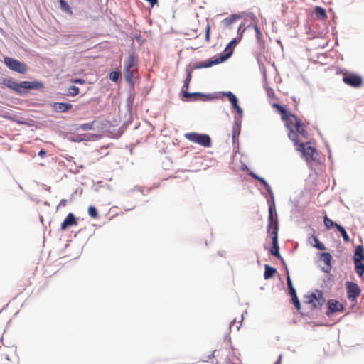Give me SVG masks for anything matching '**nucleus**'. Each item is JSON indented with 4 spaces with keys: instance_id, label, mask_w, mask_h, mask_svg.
I'll return each instance as SVG.
<instances>
[{
    "instance_id": "14",
    "label": "nucleus",
    "mask_w": 364,
    "mask_h": 364,
    "mask_svg": "<svg viewBox=\"0 0 364 364\" xmlns=\"http://www.w3.org/2000/svg\"><path fill=\"white\" fill-rule=\"evenodd\" d=\"M224 95L228 97V98L229 99L230 102H231L232 107L236 110L237 113L239 115H241L242 114V109L237 104V99L236 96L231 92H225Z\"/></svg>"
},
{
    "instance_id": "7",
    "label": "nucleus",
    "mask_w": 364,
    "mask_h": 364,
    "mask_svg": "<svg viewBox=\"0 0 364 364\" xmlns=\"http://www.w3.org/2000/svg\"><path fill=\"white\" fill-rule=\"evenodd\" d=\"M185 137L188 140L198 144L204 147H210L211 146V139L209 135L205 134L190 132L186 133Z\"/></svg>"
},
{
    "instance_id": "10",
    "label": "nucleus",
    "mask_w": 364,
    "mask_h": 364,
    "mask_svg": "<svg viewBox=\"0 0 364 364\" xmlns=\"http://www.w3.org/2000/svg\"><path fill=\"white\" fill-rule=\"evenodd\" d=\"M324 299L321 292L318 294V296L313 293L306 296L304 298V304L309 305L311 309L321 308Z\"/></svg>"
},
{
    "instance_id": "13",
    "label": "nucleus",
    "mask_w": 364,
    "mask_h": 364,
    "mask_svg": "<svg viewBox=\"0 0 364 364\" xmlns=\"http://www.w3.org/2000/svg\"><path fill=\"white\" fill-rule=\"evenodd\" d=\"M77 224V219L75 218V215L70 213L66 218L63 220V222L61 223V230H65L68 227L76 225Z\"/></svg>"
},
{
    "instance_id": "20",
    "label": "nucleus",
    "mask_w": 364,
    "mask_h": 364,
    "mask_svg": "<svg viewBox=\"0 0 364 364\" xmlns=\"http://www.w3.org/2000/svg\"><path fill=\"white\" fill-rule=\"evenodd\" d=\"M60 9L62 11L69 14H73V11L65 0H60Z\"/></svg>"
},
{
    "instance_id": "32",
    "label": "nucleus",
    "mask_w": 364,
    "mask_h": 364,
    "mask_svg": "<svg viewBox=\"0 0 364 364\" xmlns=\"http://www.w3.org/2000/svg\"><path fill=\"white\" fill-rule=\"evenodd\" d=\"M258 181L260 182V183L262 185H263L268 191H270L271 188L269 186V185L267 183V182L263 178H258Z\"/></svg>"
},
{
    "instance_id": "12",
    "label": "nucleus",
    "mask_w": 364,
    "mask_h": 364,
    "mask_svg": "<svg viewBox=\"0 0 364 364\" xmlns=\"http://www.w3.org/2000/svg\"><path fill=\"white\" fill-rule=\"evenodd\" d=\"M348 297L349 299H355L360 294L358 285L354 282L347 283Z\"/></svg>"
},
{
    "instance_id": "5",
    "label": "nucleus",
    "mask_w": 364,
    "mask_h": 364,
    "mask_svg": "<svg viewBox=\"0 0 364 364\" xmlns=\"http://www.w3.org/2000/svg\"><path fill=\"white\" fill-rule=\"evenodd\" d=\"M241 37L240 38H235L232 39L227 46L225 48V51L227 53L225 54H221L218 58H213V59L208 60V61L205 62H200L197 66L196 68H206L211 67L214 65L219 64L220 63L224 62L228 58H229L232 53V47H235L240 41Z\"/></svg>"
},
{
    "instance_id": "3",
    "label": "nucleus",
    "mask_w": 364,
    "mask_h": 364,
    "mask_svg": "<svg viewBox=\"0 0 364 364\" xmlns=\"http://www.w3.org/2000/svg\"><path fill=\"white\" fill-rule=\"evenodd\" d=\"M275 208L274 205H269V216H268V232H271L272 235V247L270 250L271 254L277 258H281L279 254V247L278 245V231L279 225L277 219L274 220V211Z\"/></svg>"
},
{
    "instance_id": "24",
    "label": "nucleus",
    "mask_w": 364,
    "mask_h": 364,
    "mask_svg": "<svg viewBox=\"0 0 364 364\" xmlns=\"http://www.w3.org/2000/svg\"><path fill=\"white\" fill-rule=\"evenodd\" d=\"M337 230L341 232L343 240L346 242H348L350 241V238L343 227H342L341 225H338Z\"/></svg>"
},
{
    "instance_id": "17",
    "label": "nucleus",
    "mask_w": 364,
    "mask_h": 364,
    "mask_svg": "<svg viewBox=\"0 0 364 364\" xmlns=\"http://www.w3.org/2000/svg\"><path fill=\"white\" fill-rule=\"evenodd\" d=\"M363 259H364V249L363 246L358 245L354 253V263L362 262Z\"/></svg>"
},
{
    "instance_id": "31",
    "label": "nucleus",
    "mask_w": 364,
    "mask_h": 364,
    "mask_svg": "<svg viewBox=\"0 0 364 364\" xmlns=\"http://www.w3.org/2000/svg\"><path fill=\"white\" fill-rule=\"evenodd\" d=\"M255 31L256 32L257 41L259 42H262V39L263 35H262L259 28L257 26H255Z\"/></svg>"
},
{
    "instance_id": "27",
    "label": "nucleus",
    "mask_w": 364,
    "mask_h": 364,
    "mask_svg": "<svg viewBox=\"0 0 364 364\" xmlns=\"http://www.w3.org/2000/svg\"><path fill=\"white\" fill-rule=\"evenodd\" d=\"M88 214L92 218H97L98 217V213L97 209L91 205L88 208Z\"/></svg>"
},
{
    "instance_id": "28",
    "label": "nucleus",
    "mask_w": 364,
    "mask_h": 364,
    "mask_svg": "<svg viewBox=\"0 0 364 364\" xmlns=\"http://www.w3.org/2000/svg\"><path fill=\"white\" fill-rule=\"evenodd\" d=\"M79 94V88L75 85L70 86L68 88V95L71 96H76Z\"/></svg>"
},
{
    "instance_id": "8",
    "label": "nucleus",
    "mask_w": 364,
    "mask_h": 364,
    "mask_svg": "<svg viewBox=\"0 0 364 364\" xmlns=\"http://www.w3.org/2000/svg\"><path fill=\"white\" fill-rule=\"evenodd\" d=\"M343 82L355 88L361 87L363 85V79L358 73L346 72L343 73Z\"/></svg>"
},
{
    "instance_id": "35",
    "label": "nucleus",
    "mask_w": 364,
    "mask_h": 364,
    "mask_svg": "<svg viewBox=\"0 0 364 364\" xmlns=\"http://www.w3.org/2000/svg\"><path fill=\"white\" fill-rule=\"evenodd\" d=\"M67 204H68V200L66 199H62L60 201V203L58 205L57 209H59L61 207H65L67 205Z\"/></svg>"
},
{
    "instance_id": "33",
    "label": "nucleus",
    "mask_w": 364,
    "mask_h": 364,
    "mask_svg": "<svg viewBox=\"0 0 364 364\" xmlns=\"http://www.w3.org/2000/svg\"><path fill=\"white\" fill-rule=\"evenodd\" d=\"M210 26L208 23L205 28V40L206 41H210Z\"/></svg>"
},
{
    "instance_id": "4",
    "label": "nucleus",
    "mask_w": 364,
    "mask_h": 364,
    "mask_svg": "<svg viewBox=\"0 0 364 364\" xmlns=\"http://www.w3.org/2000/svg\"><path fill=\"white\" fill-rule=\"evenodd\" d=\"M139 58L136 54L132 53L124 61V75L126 82L134 86V79L138 73Z\"/></svg>"
},
{
    "instance_id": "43",
    "label": "nucleus",
    "mask_w": 364,
    "mask_h": 364,
    "mask_svg": "<svg viewBox=\"0 0 364 364\" xmlns=\"http://www.w3.org/2000/svg\"><path fill=\"white\" fill-rule=\"evenodd\" d=\"M2 341H3V336L0 335V342H2Z\"/></svg>"
},
{
    "instance_id": "44",
    "label": "nucleus",
    "mask_w": 364,
    "mask_h": 364,
    "mask_svg": "<svg viewBox=\"0 0 364 364\" xmlns=\"http://www.w3.org/2000/svg\"><path fill=\"white\" fill-rule=\"evenodd\" d=\"M234 322H235V321L231 322V323H230V328H231V327H232V324H233V323H234Z\"/></svg>"
},
{
    "instance_id": "25",
    "label": "nucleus",
    "mask_w": 364,
    "mask_h": 364,
    "mask_svg": "<svg viewBox=\"0 0 364 364\" xmlns=\"http://www.w3.org/2000/svg\"><path fill=\"white\" fill-rule=\"evenodd\" d=\"M93 129V122L92 123H85L79 125V127L77 128V130H82V131H88Z\"/></svg>"
},
{
    "instance_id": "26",
    "label": "nucleus",
    "mask_w": 364,
    "mask_h": 364,
    "mask_svg": "<svg viewBox=\"0 0 364 364\" xmlns=\"http://www.w3.org/2000/svg\"><path fill=\"white\" fill-rule=\"evenodd\" d=\"M120 76L121 73L119 71H112L109 73V80L113 82H117Z\"/></svg>"
},
{
    "instance_id": "37",
    "label": "nucleus",
    "mask_w": 364,
    "mask_h": 364,
    "mask_svg": "<svg viewBox=\"0 0 364 364\" xmlns=\"http://www.w3.org/2000/svg\"><path fill=\"white\" fill-rule=\"evenodd\" d=\"M38 155L40 157L43 158L46 155V152L43 149H41V151H39Z\"/></svg>"
},
{
    "instance_id": "18",
    "label": "nucleus",
    "mask_w": 364,
    "mask_h": 364,
    "mask_svg": "<svg viewBox=\"0 0 364 364\" xmlns=\"http://www.w3.org/2000/svg\"><path fill=\"white\" fill-rule=\"evenodd\" d=\"M331 255L328 252H324L321 254V260L325 262V264L327 265V269H325L326 272H328V271L331 268Z\"/></svg>"
},
{
    "instance_id": "41",
    "label": "nucleus",
    "mask_w": 364,
    "mask_h": 364,
    "mask_svg": "<svg viewBox=\"0 0 364 364\" xmlns=\"http://www.w3.org/2000/svg\"><path fill=\"white\" fill-rule=\"evenodd\" d=\"M254 178L257 179L258 181V178H260L261 177L257 176L256 174L255 173H251L250 174Z\"/></svg>"
},
{
    "instance_id": "34",
    "label": "nucleus",
    "mask_w": 364,
    "mask_h": 364,
    "mask_svg": "<svg viewBox=\"0 0 364 364\" xmlns=\"http://www.w3.org/2000/svg\"><path fill=\"white\" fill-rule=\"evenodd\" d=\"M314 246L319 250H326L325 245L320 241L318 242H317V244H314Z\"/></svg>"
},
{
    "instance_id": "9",
    "label": "nucleus",
    "mask_w": 364,
    "mask_h": 364,
    "mask_svg": "<svg viewBox=\"0 0 364 364\" xmlns=\"http://www.w3.org/2000/svg\"><path fill=\"white\" fill-rule=\"evenodd\" d=\"M4 62L8 68L21 74H24L27 71V66L25 63L18 60L6 56L4 58Z\"/></svg>"
},
{
    "instance_id": "2",
    "label": "nucleus",
    "mask_w": 364,
    "mask_h": 364,
    "mask_svg": "<svg viewBox=\"0 0 364 364\" xmlns=\"http://www.w3.org/2000/svg\"><path fill=\"white\" fill-rule=\"evenodd\" d=\"M0 83L20 95H23L29 90H41L44 87L41 82L23 81L18 83L11 78H2Z\"/></svg>"
},
{
    "instance_id": "21",
    "label": "nucleus",
    "mask_w": 364,
    "mask_h": 364,
    "mask_svg": "<svg viewBox=\"0 0 364 364\" xmlns=\"http://www.w3.org/2000/svg\"><path fill=\"white\" fill-rule=\"evenodd\" d=\"M315 14L316 16L320 19H324L326 18V10L321 6H316L315 8Z\"/></svg>"
},
{
    "instance_id": "6",
    "label": "nucleus",
    "mask_w": 364,
    "mask_h": 364,
    "mask_svg": "<svg viewBox=\"0 0 364 364\" xmlns=\"http://www.w3.org/2000/svg\"><path fill=\"white\" fill-rule=\"evenodd\" d=\"M296 146V150L301 152L302 156L305 158L306 161L316 160V150L315 148L310 146V143H299V138L297 139V144H294Z\"/></svg>"
},
{
    "instance_id": "40",
    "label": "nucleus",
    "mask_w": 364,
    "mask_h": 364,
    "mask_svg": "<svg viewBox=\"0 0 364 364\" xmlns=\"http://www.w3.org/2000/svg\"><path fill=\"white\" fill-rule=\"evenodd\" d=\"M311 238H312L313 241L314 242V244H317V242H319L318 237L316 236H315L314 235H312L311 236Z\"/></svg>"
},
{
    "instance_id": "22",
    "label": "nucleus",
    "mask_w": 364,
    "mask_h": 364,
    "mask_svg": "<svg viewBox=\"0 0 364 364\" xmlns=\"http://www.w3.org/2000/svg\"><path fill=\"white\" fill-rule=\"evenodd\" d=\"M355 264V270L356 273L361 277H363L364 274V264L362 262L354 263Z\"/></svg>"
},
{
    "instance_id": "42",
    "label": "nucleus",
    "mask_w": 364,
    "mask_h": 364,
    "mask_svg": "<svg viewBox=\"0 0 364 364\" xmlns=\"http://www.w3.org/2000/svg\"><path fill=\"white\" fill-rule=\"evenodd\" d=\"M282 356L280 355L277 360V361L274 364H281Z\"/></svg>"
},
{
    "instance_id": "38",
    "label": "nucleus",
    "mask_w": 364,
    "mask_h": 364,
    "mask_svg": "<svg viewBox=\"0 0 364 364\" xmlns=\"http://www.w3.org/2000/svg\"><path fill=\"white\" fill-rule=\"evenodd\" d=\"M289 294H290L291 297L296 295V290L294 288L289 289Z\"/></svg>"
},
{
    "instance_id": "39",
    "label": "nucleus",
    "mask_w": 364,
    "mask_h": 364,
    "mask_svg": "<svg viewBox=\"0 0 364 364\" xmlns=\"http://www.w3.org/2000/svg\"><path fill=\"white\" fill-rule=\"evenodd\" d=\"M75 83L82 85L85 83V80L83 79H76L74 80Z\"/></svg>"
},
{
    "instance_id": "19",
    "label": "nucleus",
    "mask_w": 364,
    "mask_h": 364,
    "mask_svg": "<svg viewBox=\"0 0 364 364\" xmlns=\"http://www.w3.org/2000/svg\"><path fill=\"white\" fill-rule=\"evenodd\" d=\"M264 277L265 279L272 278L277 272L275 268L272 267L268 264L264 266Z\"/></svg>"
},
{
    "instance_id": "23",
    "label": "nucleus",
    "mask_w": 364,
    "mask_h": 364,
    "mask_svg": "<svg viewBox=\"0 0 364 364\" xmlns=\"http://www.w3.org/2000/svg\"><path fill=\"white\" fill-rule=\"evenodd\" d=\"M323 222H324L325 226L328 229H330L333 227H336L337 228V226L339 225L338 224L334 223L332 220L328 218L326 215L323 218Z\"/></svg>"
},
{
    "instance_id": "15",
    "label": "nucleus",
    "mask_w": 364,
    "mask_h": 364,
    "mask_svg": "<svg viewBox=\"0 0 364 364\" xmlns=\"http://www.w3.org/2000/svg\"><path fill=\"white\" fill-rule=\"evenodd\" d=\"M191 77H192L191 73V72H188V75L184 81V85L182 87V92H183V96L186 98L193 97V96H197V95H200L199 93H190V92H187V90L189 87V83L191 82Z\"/></svg>"
},
{
    "instance_id": "11",
    "label": "nucleus",
    "mask_w": 364,
    "mask_h": 364,
    "mask_svg": "<svg viewBox=\"0 0 364 364\" xmlns=\"http://www.w3.org/2000/svg\"><path fill=\"white\" fill-rule=\"evenodd\" d=\"M343 309L344 307L341 303L334 299H330L328 301V311L326 314L330 316L336 312H342Z\"/></svg>"
},
{
    "instance_id": "30",
    "label": "nucleus",
    "mask_w": 364,
    "mask_h": 364,
    "mask_svg": "<svg viewBox=\"0 0 364 364\" xmlns=\"http://www.w3.org/2000/svg\"><path fill=\"white\" fill-rule=\"evenodd\" d=\"M291 300H292V302L294 304L295 307L296 308V309L299 310L301 309V304H300V301H299L297 296L296 295V296H291Z\"/></svg>"
},
{
    "instance_id": "36",
    "label": "nucleus",
    "mask_w": 364,
    "mask_h": 364,
    "mask_svg": "<svg viewBox=\"0 0 364 364\" xmlns=\"http://www.w3.org/2000/svg\"><path fill=\"white\" fill-rule=\"evenodd\" d=\"M287 286H288V288H289V289H292V288H294V287H293V284H292V282H291V279H290V277H287Z\"/></svg>"
},
{
    "instance_id": "29",
    "label": "nucleus",
    "mask_w": 364,
    "mask_h": 364,
    "mask_svg": "<svg viewBox=\"0 0 364 364\" xmlns=\"http://www.w3.org/2000/svg\"><path fill=\"white\" fill-rule=\"evenodd\" d=\"M240 125L237 123H235L232 127V136L233 139L235 138L237 135H239L240 134Z\"/></svg>"
},
{
    "instance_id": "16",
    "label": "nucleus",
    "mask_w": 364,
    "mask_h": 364,
    "mask_svg": "<svg viewBox=\"0 0 364 364\" xmlns=\"http://www.w3.org/2000/svg\"><path fill=\"white\" fill-rule=\"evenodd\" d=\"M73 105L67 102H55L53 105L57 112H65L72 108Z\"/></svg>"
},
{
    "instance_id": "1",
    "label": "nucleus",
    "mask_w": 364,
    "mask_h": 364,
    "mask_svg": "<svg viewBox=\"0 0 364 364\" xmlns=\"http://www.w3.org/2000/svg\"><path fill=\"white\" fill-rule=\"evenodd\" d=\"M272 107L275 108L281 115L282 121L289 129L288 136L294 142L297 144L299 135L303 136L304 139L309 138L308 132L305 129L304 124L294 114L289 113L282 105L277 103L273 104Z\"/></svg>"
}]
</instances>
